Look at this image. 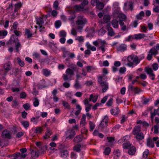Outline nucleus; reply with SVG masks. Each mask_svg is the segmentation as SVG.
Wrapping results in <instances>:
<instances>
[{
	"mask_svg": "<svg viewBox=\"0 0 159 159\" xmlns=\"http://www.w3.org/2000/svg\"><path fill=\"white\" fill-rule=\"evenodd\" d=\"M129 89L131 91H133L135 94L139 93L140 92L142 91V90L139 88L137 87H134L131 85H129Z\"/></svg>",
	"mask_w": 159,
	"mask_h": 159,
	"instance_id": "nucleus-7",
	"label": "nucleus"
},
{
	"mask_svg": "<svg viewBox=\"0 0 159 159\" xmlns=\"http://www.w3.org/2000/svg\"><path fill=\"white\" fill-rule=\"evenodd\" d=\"M43 131L42 127L38 126L36 128L34 133L37 134H41Z\"/></svg>",
	"mask_w": 159,
	"mask_h": 159,
	"instance_id": "nucleus-28",
	"label": "nucleus"
},
{
	"mask_svg": "<svg viewBox=\"0 0 159 159\" xmlns=\"http://www.w3.org/2000/svg\"><path fill=\"white\" fill-rule=\"evenodd\" d=\"M134 39H140L143 38L145 37L144 34H138L134 35Z\"/></svg>",
	"mask_w": 159,
	"mask_h": 159,
	"instance_id": "nucleus-27",
	"label": "nucleus"
},
{
	"mask_svg": "<svg viewBox=\"0 0 159 159\" xmlns=\"http://www.w3.org/2000/svg\"><path fill=\"white\" fill-rule=\"evenodd\" d=\"M61 156L63 157H66L68 156V152L67 150H61L60 151Z\"/></svg>",
	"mask_w": 159,
	"mask_h": 159,
	"instance_id": "nucleus-32",
	"label": "nucleus"
},
{
	"mask_svg": "<svg viewBox=\"0 0 159 159\" xmlns=\"http://www.w3.org/2000/svg\"><path fill=\"white\" fill-rule=\"evenodd\" d=\"M108 98V96H105L101 101V103H97L93 107V109H96L97 107L101 105V104L104 103L107 101Z\"/></svg>",
	"mask_w": 159,
	"mask_h": 159,
	"instance_id": "nucleus-8",
	"label": "nucleus"
},
{
	"mask_svg": "<svg viewBox=\"0 0 159 159\" xmlns=\"http://www.w3.org/2000/svg\"><path fill=\"white\" fill-rule=\"evenodd\" d=\"M99 43H100V44L101 45V46L98 48V49H101L102 53H104L105 51V48L106 44V41H101Z\"/></svg>",
	"mask_w": 159,
	"mask_h": 159,
	"instance_id": "nucleus-19",
	"label": "nucleus"
},
{
	"mask_svg": "<svg viewBox=\"0 0 159 159\" xmlns=\"http://www.w3.org/2000/svg\"><path fill=\"white\" fill-rule=\"evenodd\" d=\"M87 22V20H77L76 21V23L77 25H84Z\"/></svg>",
	"mask_w": 159,
	"mask_h": 159,
	"instance_id": "nucleus-42",
	"label": "nucleus"
},
{
	"mask_svg": "<svg viewBox=\"0 0 159 159\" xmlns=\"http://www.w3.org/2000/svg\"><path fill=\"white\" fill-rule=\"evenodd\" d=\"M43 75L47 77L49 76L51 73L50 71L47 69H43L42 70Z\"/></svg>",
	"mask_w": 159,
	"mask_h": 159,
	"instance_id": "nucleus-33",
	"label": "nucleus"
},
{
	"mask_svg": "<svg viewBox=\"0 0 159 159\" xmlns=\"http://www.w3.org/2000/svg\"><path fill=\"white\" fill-rule=\"evenodd\" d=\"M88 132V130L85 127H83L81 129V133L82 134H84L87 135Z\"/></svg>",
	"mask_w": 159,
	"mask_h": 159,
	"instance_id": "nucleus-53",
	"label": "nucleus"
},
{
	"mask_svg": "<svg viewBox=\"0 0 159 159\" xmlns=\"http://www.w3.org/2000/svg\"><path fill=\"white\" fill-rule=\"evenodd\" d=\"M104 7V5L102 2H98L96 5L97 8L100 10H101L103 9Z\"/></svg>",
	"mask_w": 159,
	"mask_h": 159,
	"instance_id": "nucleus-43",
	"label": "nucleus"
},
{
	"mask_svg": "<svg viewBox=\"0 0 159 159\" xmlns=\"http://www.w3.org/2000/svg\"><path fill=\"white\" fill-rule=\"evenodd\" d=\"M43 9L47 13H50L52 11V9L50 5L44 7Z\"/></svg>",
	"mask_w": 159,
	"mask_h": 159,
	"instance_id": "nucleus-39",
	"label": "nucleus"
},
{
	"mask_svg": "<svg viewBox=\"0 0 159 159\" xmlns=\"http://www.w3.org/2000/svg\"><path fill=\"white\" fill-rule=\"evenodd\" d=\"M98 98V96L97 95H94L93 94H91L90 96V98H89V101H92L93 103L96 102Z\"/></svg>",
	"mask_w": 159,
	"mask_h": 159,
	"instance_id": "nucleus-23",
	"label": "nucleus"
},
{
	"mask_svg": "<svg viewBox=\"0 0 159 159\" xmlns=\"http://www.w3.org/2000/svg\"><path fill=\"white\" fill-rule=\"evenodd\" d=\"M13 8V4L12 3H11L9 4L8 7L6 9V11L7 12H10L12 11Z\"/></svg>",
	"mask_w": 159,
	"mask_h": 159,
	"instance_id": "nucleus-46",
	"label": "nucleus"
},
{
	"mask_svg": "<svg viewBox=\"0 0 159 159\" xmlns=\"http://www.w3.org/2000/svg\"><path fill=\"white\" fill-rule=\"evenodd\" d=\"M34 101L33 103L34 106L35 107H37L39 104V100L36 97H34Z\"/></svg>",
	"mask_w": 159,
	"mask_h": 159,
	"instance_id": "nucleus-58",
	"label": "nucleus"
},
{
	"mask_svg": "<svg viewBox=\"0 0 159 159\" xmlns=\"http://www.w3.org/2000/svg\"><path fill=\"white\" fill-rule=\"evenodd\" d=\"M20 151L21 152V153H20V155L21 157L23 159L25 158L27 156L26 154H25V153H26L27 151L26 148H21L20 150Z\"/></svg>",
	"mask_w": 159,
	"mask_h": 159,
	"instance_id": "nucleus-25",
	"label": "nucleus"
},
{
	"mask_svg": "<svg viewBox=\"0 0 159 159\" xmlns=\"http://www.w3.org/2000/svg\"><path fill=\"white\" fill-rule=\"evenodd\" d=\"M107 30L108 32V36L112 37L115 34V32L112 27L110 26L108 27L107 28Z\"/></svg>",
	"mask_w": 159,
	"mask_h": 159,
	"instance_id": "nucleus-24",
	"label": "nucleus"
},
{
	"mask_svg": "<svg viewBox=\"0 0 159 159\" xmlns=\"http://www.w3.org/2000/svg\"><path fill=\"white\" fill-rule=\"evenodd\" d=\"M107 123L104 122L103 121H101L99 125V127L103 131L104 129H106L107 128Z\"/></svg>",
	"mask_w": 159,
	"mask_h": 159,
	"instance_id": "nucleus-31",
	"label": "nucleus"
},
{
	"mask_svg": "<svg viewBox=\"0 0 159 159\" xmlns=\"http://www.w3.org/2000/svg\"><path fill=\"white\" fill-rule=\"evenodd\" d=\"M95 127V125L94 123L91 121H89V131H92L93 130Z\"/></svg>",
	"mask_w": 159,
	"mask_h": 159,
	"instance_id": "nucleus-38",
	"label": "nucleus"
},
{
	"mask_svg": "<svg viewBox=\"0 0 159 159\" xmlns=\"http://www.w3.org/2000/svg\"><path fill=\"white\" fill-rule=\"evenodd\" d=\"M70 52L67 51L65 49L63 50V55L62 57L64 58L66 57H69Z\"/></svg>",
	"mask_w": 159,
	"mask_h": 159,
	"instance_id": "nucleus-51",
	"label": "nucleus"
},
{
	"mask_svg": "<svg viewBox=\"0 0 159 159\" xmlns=\"http://www.w3.org/2000/svg\"><path fill=\"white\" fill-rule=\"evenodd\" d=\"M111 24L114 28H118V22L116 20L114 19L112 20L111 21Z\"/></svg>",
	"mask_w": 159,
	"mask_h": 159,
	"instance_id": "nucleus-34",
	"label": "nucleus"
},
{
	"mask_svg": "<svg viewBox=\"0 0 159 159\" xmlns=\"http://www.w3.org/2000/svg\"><path fill=\"white\" fill-rule=\"evenodd\" d=\"M27 95L25 92H21L20 93V96L21 98H25L27 97Z\"/></svg>",
	"mask_w": 159,
	"mask_h": 159,
	"instance_id": "nucleus-63",
	"label": "nucleus"
},
{
	"mask_svg": "<svg viewBox=\"0 0 159 159\" xmlns=\"http://www.w3.org/2000/svg\"><path fill=\"white\" fill-rule=\"evenodd\" d=\"M127 49V46L124 44H123L119 46L117 48V50L118 51L121 52H124Z\"/></svg>",
	"mask_w": 159,
	"mask_h": 159,
	"instance_id": "nucleus-21",
	"label": "nucleus"
},
{
	"mask_svg": "<svg viewBox=\"0 0 159 159\" xmlns=\"http://www.w3.org/2000/svg\"><path fill=\"white\" fill-rule=\"evenodd\" d=\"M136 152V148L135 147L132 146H131L128 151V154L130 155L134 154Z\"/></svg>",
	"mask_w": 159,
	"mask_h": 159,
	"instance_id": "nucleus-22",
	"label": "nucleus"
},
{
	"mask_svg": "<svg viewBox=\"0 0 159 159\" xmlns=\"http://www.w3.org/2000/svg\"><path fill=\"white\" fill-rule=\"evenodd\" d=\"M154 133L157 134L158 133V129H159V125H155L154 126Z\"/></svg>",
	"mask_w": 159,
	"mask_h": 159,
	"instance_id": "nucleus-59",
	"label": "nucleus"
},
{
	"mask_svg": "<svg viewBox=\"0 0 159 159\" xmlns=\"http://www.w3.org/2000/svg\"><path fill=\"white\" fill-rule=\"evenodd\" d=\"M134 138L138 141H142L144 139V136L142 132H140L135 135Z\"/></svg>",
	"mask_w": 159,
	"mask_h": 159,
	"instance_id": "nucleus-15",
	"label": "nucleus"
},
{
	"mask_svg": "<svg viewBox=\"0 0 159 159\" xmlns=\"http://www.w3.org/2000/svg\"><path fill=\"white\" fill-rule=\"evenodd\" d=\"M25 34L27 35L28 38L32 37L33 35L30 30L27 28L25 29Z\"/></svg>",
	"mask_w": 159,
	"mask_h": 159,
	"instance_id": "nucleus-41",
	"label": "nucleus"
},
{
	"mask_svg": "<svg viewBox=\"0 0 159 159\" xmlns=\"http://www.w3.org/2000/svg\"><path fill=\"white\" fill-rule=\"evenodd\" d=\"M81 145L80 143H78L74 146L73 148V150L77 152H80L81 151Z\"/></svg>",
	"mask_w": 159,
	"mask_h": 159,
	"instance_id": "nucleus-29",
	"label": "nucleus"
},
{
	"mask_svg": "<svg viewBox=\"0 0 159 159\" xmlns=\"http://www.w3.org/2000/svg\"><path fill=\"white\" fill-rule=\"evenodd\" d=\"M22 6V4L20 2L17 3L15 4L14 5L15 8L14 9V13H16V15H19L18 11L19 10Z\"/></svg>",
	"mask_w": 159,
	"mask_h": 159,
	"instance_id": "nucleus-10",
	"label": "nucleus"
},
{
	"mask_svg": "<svg viewBox=\"0 0 159 159\" xmlns=\"http://www.w3.org/2000/svg\"><path fill=\"white\" fill-rule=\"evenodd\" d=\"M59 2L58 1L56 0L54 2L53 7L56 10H58L60 9L59 7H58Z\"/></svg>",
	"mask_w": 159,
	"mask_h": 159,
	"instance_id": "nucleus-44",
	"label": "nucleus"
},
{
	"mask_svg": "<svg viewBox=\"0 0 159 159\" xmlns=\"http://www.w3.org/2000/svg\"><path fill=\"white\" fill-rule=\"evenodd\" d=\"M126 70V68L125 67H123L120 68L119 71L120 74H123Z\"/></svg>",
	"mask_w": 159,
	"mask_h": 159,
	"instance_id": "nucleus-60",
	"label": "nucleus"
},
{
	"mask_svg": "<svg viewBox=\"0 0 159 159\" xmlns=\"http://www.w3.org/2000/svg\"><path fill=\"white\" fill-rule=\"evenodd\" d=\"M74 87L76 89L81 88V85L80 84L78 80H76L75 83L74 85Z\"/></svg>",
	"mask_w": 159,
	"mask_h": 159,
	"instance_id": "nucleus-56",
	"label": "nucleus"
},
{
	"mask_svg": "<svg viewBox=\"0 0 159 159\" xmlns=\"http://www.w3.org/2000/svg\"><path fill=\"white\" fill-rule=\"evenodd\" d=\"M151 120H152L155 115H157L159 116V110H154V112L153 113L151 112Z\"/></svg>",
	"mask_w": 159,
	"mask_h": 159,
	"instance_id": "nucleus-36",
	"label": "nucleus"
},
{
	"mask_svg": "<svg viewBox=\"0 0 159 159\" xmlns=\"http://www.w3.org/2000/svg\"><path fill=\"white\" fill-rule=\"evenodd\" d=\"M113 99L112 98H110L106 103V105L107 107L111 106L113 103Z\"/></svg>",
	"mask_w": 159,
	"mask_h": 159,
	"instance_id": "nucleus-50",
	"label": "nucleus"
},
{
	"mask_svg": "<svg viewBox=\"0 0 159 159\" xmlns=\"http://www.w3.org/2000/svg\"><path fill=\"white\" fill-rule=\"evenodd\" d=\"M52 134V132L50 128L48 127H47L46 131L45 132V135L43 136V139H48Z\"/></svg>",
	"mask_w": 159,
	"mask_h": 159,
	"instance_id": "nucleus-9",
	"label": "nucleus"
},
{
	"mask_svg": "<svg viewBox=\"0 0 159 159\" xmlns=\"http://www.w3.org/2000/svg\"><path fill=\"white\" fill-rule=\"evenodd\" d=\"M7 34V31L5 30H0V37L3 36L4 37Z\"/></svg>",
	"mask_w": 159,
	"mask_h": 159,
	"instance_id": "nucleus-52",
	"label": "nucleus"
},
{
	"mask_svg": "<svg viewBox=\"0 0 159 159\" xmlns=\"http://www.w3.org/2000/svg\"><path fill=\"white\" fill-rule=\"evenodd\" d=\"M57 90L56 89H54L52 92V93L53 96V100L55 102H57L59 100L58 97L57 96Z\"/></svg>",
	"mask_w": 159,
	"mask_h": 159,
	"instance_id": "nucleus-17",
	"label": "nucleus"
},
{
	"mask_svg": "<svg viewBox=\"0 0 159 159\" xmlns=\"http://www.w3.org/2000/svg\"><path fill=\"white\" fill-rule=\"evenodd\" d=\"M131 144L129 142L124 143L123 144V148L124 149H128L131 147Z\"/></svg>",
	"mask_w": 159,
	"mask_h": 159,
	"instance_id": "nucleus-40",
	"label": "nucleus"
},
{
	"mask_svg": "<svg viewBox=\"0 0 159 159\" xmlns=\"http://www.w3.org/2000/svg\"><path fill=\"white\" fill-rule=\"evenodd\" d=\"M55 25L56 28H58L61 25V22L60 20H57L55 22Z\"/></svg>",
	"mask_w": 159,
	"mask_h": 159,
	"instance_id": "nucleus-62",
	"label": "nucleus"
},
{
	"mask_svg": "<svg viewBox=\"0 0 159 159\" xmlns=\"http://www.w3.org/2000/svg\"><path fill=\"white\" fill-rule=\"evenodd\" d=\"M62 103L63 106L65 108L67 109L70 108V106L67 102L62 100Z\"/></svg>",
	"mask_w": 159,
	"mask_h": 159,
	"instance_id": "nucleus-48",
	"label": "nucleus"
},
{
	"mask_svg": "<svg viewBox=\"0 0 159 159\" xmlns=\"http://www.w3.org/2000/svg\"><path fill=\"white\" fill-rule=\"evenodd\" d=\"M134 3L132 2H127L125 3L124 6L126 9L132 11L133 9Z\"/></svg>",
	"mask_w": 159,
	"mask_h": 159,
	"instance_id": "nucleus-14",
	"label": "nucleus"
},
{
	"mask_svg": "<svg viewBox=\"0 0 159 159\" xmlns=\"http://www.w3.org/2000/svg\"><path fill=\"white\" fill-rule=\"evenodd\" d=\"M59 35L60 37H65L66 35V33L65 31L62 30L60 32Z\"/></svg>",
	"mask_w": 159,
	"mask_h": 159,
	"instance_id": "nucleus-54",
	"label": "nucleus"
},
{
	"mask_svg": "<svg viewBox=\"0 0 159 159\" xmlns=\"http://www.w3.org/2000/svg\"><path fill=\"white\" fill-rule=\"evenodd\" d=\"M147 145L149 147L153 148L154 147V144L152 139L150 137H148L147 139Z\"/></svg>",
	"mask_w": 159,
	"mask_h": 159,
	"instance_id": "nucleus-16",
	"label": "nucleus"
},
{
	"mask_svg": "<svg viewBox=\"0 0 159 159\" xmlns=\"http://www.w3.org/2000/svg\"><path fill=\"white\" fill-rule=\"evenodd\" d=\"M86 46L88 49H91L92 51H95L96 49L95 47L92 46L89 43H87Z\"/></svg>",
	"mask_w": 159,
	"mask_h": 159,
	"instance_id": "nucleus-47",
	"label": "nucleus"
},
{
	"mask_svg": "<svg viewBox=\"0 0 159 159\" xmlns=\"http://www.w3.org/2000/svg\"><path fill=\"white\" fill-rule=\"evenodd\" d=\"M111 149L109 147H107L104 149L103 152L104 154L106 156H108L110 153Z\"/></svg>",
	"mask_w": 159,
	"mask_h": 159,
	"instance_id": "nucleus-35",
	"label": "nucleus"
},
{
	"mask_svg": "<svg viewBox=\"0 0 159 159\" xmlns=\"http://www.w3.org/2000/svg\"><path fill=\"white\" fill-rule=\"evenodd\" d=\"M17 60L19 65L21 67H23L25 65L24 62L21 60L19 57H17Z\"/></svg>",
	"mask_w": 159,
	"mask_h": 159,
	"instance_id": "nucleus-57",
	"label": "nucleus"
},
{
	"mask_svg": "<svg viewBox=\"0 0 159 159\" xmlns=\"http://www.w3.org/2000/svg\"><path fill=\"white\" fill-rule=\"evenodd\" d=\"M70 157L71 159H76V154L74 152H71L70 154Z\"/></svg>",
	"mask_w": 159,
	"mask_h": 159,
	"instance_id": "nucleus-64",
	"label": "nucleus"
},
{
	"mask_svg": "<svg viewBox=\"0 0 159 159\" xmlns=\"http://www.w3.org/2000/svg\"><path fill=\"white\" fill-rule=\"evenodd\" d=\"M12 64L10 61L5 63L3 66L4 69L5 70V74L6 73L10 70L12 67Z\"/></svg>",
	"mask_w": 159,
	"mask_h": 159,
	"instance_id": "nucleus-6",
	"label": "nucleus"
},
{
	"mask_svg": "<svg viewBox=\"0 0 159 159\" xmlns=\"http://www.w3.org/2000/svg\"><path fill=\"white\" fill-rule=\"evenodd\" d=\"M148 53L147 59L148 60L150 61L152 58V56L154 55L155 57H156V55L158 53V52L155 48H152L150 49Z\"/></svg>",
	"mask_w": 159,
	"mask_h": 159,
	"instance_id": "nucleus-2",
	"label": "nucleus"
},
{
	"mask_svg": "<svg viewBox=\"0 0 159 159\" xmlns=\"http://www.w3.org/2000/svg\"><path fill=\"white\" fill-rule=\"evenodd\" d=\"M107 77L104 75L98 76V82L102 88L103 93L105 92L108 89V83L107 82Z\"/></svg>",
	"mask_w": 159,
	"mask_h": 159,
	"instance_id": "nucleus-1",
	"label": "nucleus"
},
{
	"mask_svg": "<svg viewBox=\"0 0 159 159\" xmlns=\"http://www.w3.org/2000/svg\"><path fill=\"white\" fill-rule=\"evenodd\" d=\"M31 153L32 157H38L39 156V151L36 149H32L31 151Z\"/></svg>",
	"mask_w": 159,
	"mask_h": 159,
	"instance_id": "nucleus-20",
	"label": "nucleus"
},
{
	"mask_svg": "<svg viewBox=\"0 0 159 159\" xmlns=\"http://www.w3.org/2000/svg\"><path fill=\"white\" fill-rule=\"evenodd\" d=\"M113 156V159H118L119 157L120 156V152L119 149L116 150Z\"/></svg>",
	"mask_w": 159,
	"mask_h": 159,
	"instance_id": "nucleus-30",
	"label": "nucleus"
},
{
	"mask_svg": "<svg viewBox=\"0 0 159 159\" xmlns=\"http://www.w3.org/2000/svg\"><path fill=\"white\" fill-rule=\"evenodd\" d=\"M73 9L76 11H83L84 10H87L86 9H84V7L81 5H76L73 7Z\"/></svg>",
	"mask_w": 159,
	"mask_h": 159,
	"instance_id": "nucleus-13",
	"label": "nucleus"
},
{
	"mask_svg": "<svg viewBox=\"0 0 159 159\" xmlns=\"http://www.w3.org/2000/svg\"><path fill=\"white\" fill-rule=\"evenodd\" d=\"M44 15H42L39 18H36V24L38 25L39 27H42V25L44 24L43 17Z\"/></svg>",
	"mask_w": 159,
	"mask_h": 159,
	"instance_id": "nucleus-11",
	"label": "nucleus"
},
{
	"mask_svg": "<svg viewBox=\"0 0 159 159\" xmlns=\"http://www.w3.org/2000/svg\"><path fill=\"white\" fill-rule=\"evenodd\" d=\"M68 66L70 68L75 71H76L77 70L76 66L72 63H69Z\"/></svg>",
	"mask_w": 159,
	"mask_h": 159,
	"instance_id": "nucleus-37",
	"label": "nucleus"
},
{
	"mask_svg": "<svg viewBox=\"0 0 159 159\" xmlns=\"http://www.w3.org/2000/svg\"><path fill=\"white\" fill-rule=\"evenodd\" d=\"M110 20V17L109 15H105L103 17L104 21L105 23L108 22Z\"/></svg>",
	"mask_w": 159,
	"mask_h": 159,
	"instance_id": "nucleus-49",
	"label": "nucleus"
},
{
	"mask_svg": "<svg viewBox=\"0 0 159 159\" xmlns=\"http://www.w3.org/2000/svg\"><path fill=\"white\" fill-rule=\"evenodd\" d=\"M33 56L34 58L38 59H39L40 58V54L39 53L36 52H34L33 54Z\"/></svg>",
	"mask_w": 159,
	"mask_h": 159,
	"instance_id": "nucleus-61",
	"label": "nucleus"
},
{
	"mask_svg": "<svg viewBox=\"0 0 159 159\" xmlns=\"http://www.w3.org/2000/svg\"><path fill=\"white\" fill-rule=\"evenodd\" d=\"M68 132L70 134L66 137V139H72L76 134L75 132L73 129L68 131Z\"/></svg>",
	"mask_w": 159,
	"mask_h": 159,
	"instance_id": "nucleus-18",
	"label": "nucleus"
},
{
	"mask_svg": "<svg viewBox=\"0 0 159 159\" xmlns=\"http://www.w3.org/2000/svg\"><path fill=\"white\" fill-rule=\"evenodd\" d=\"M144 70L149 75V77L151 78L152 80H154L155 75L152 68L146 67L144 69Z\"/></svg>",
	"mask_w": 159,
	"mask_h": 159,
	"instance_id": "nucleus-4",
	"label": "nucleus"
},
{
	"mask_svg": "<svg viewBox=\"0 0 159 159\" xmlns=\"http://www.w3.org/2000/svg\"><path fill=\"white\" fill-rule=\"evenodd\" d=\"M74 71L71 69L70 68H67L66 70V74H64L63 75V79L64 80H67L68 79V76L70 75V76L74 75Z\"/></svg>",
	"mask_w": 159,
	"mask_h": 159,
	"instance_id": "nucleus-3",
	"label": "nucleus"
},
{
	"mask_svg": "<svg viewBox=\"0 0 159 159\" xmlns=\"http://www.w3.org/2000/svg\"><path fill=\"white\" fill-rule=\"evenodd\" d=\"M111 112L112 115L116 116L120 113V110H111Z\"/></svg>",
	"mask_w": 159,
	"mask_h": 159,
	"instance_id": "nucleus-55",
	"label": "nucleus"
},
{
	"mask_svg": "<svg viewBox=\"0 0 159 159\" xmlns=\"http://www.w3.org/2000/svg\"><path fill=\"white\" fill-rule=\"evenodd\" d=\"M22 125L25 128H27L29 126V123L28 121H23L21 122Z\"/></svg>",
	"mask_w": 159,
	"mask_h": 159,
	"instance_id": "nucleus-45",
	"label": "nucleus"
},
{
	"mask_svg": "<svg viewBox=\"0 0 159 159\" xmlns=\"http://www.w3.org/2000/svg\"><path fill=\"white\" fill-rule=\"evenodd\" d=\"M2 136L3 138L10 139L11 138V135L10 132L7 129H5L2 131Z\"/></svg>",
	"mask_w": 159,
	"mask_h": 159,
	"instance_id": "nucleus-5",
	"label": "nucleus"
},
{
	"mask_svg": "<svg viewBox=\"0 0 159 159\" xmlns=\"http://www.w3.org/2000/svg\"><path fill=\"white\" fill-rule=\"evenodd\" d=\"M83 138V136L82 135H79L76 136L73 140L76 143H79L82 141Z\"/></svg>",
	"mask_w": 159,
	"mask_h": 159,
	"instance_id": "nucleus-26",
	"label": "nucleus"
},
{
	"mask_svg": "<svg viewBox=\"0 0 159 159\" xmlns=\"http://www.w3.org/2000/svg\"><path fill=\"white\" fill-rule=\"evenodd\" d=\"M141 126L139 125L135 126L132 132V134L135 135L138 133H139L141 132Z\"/></svg>",
	"mask_w": 159,
	"mask_h": 159,
	"instance_id": "nucleus-12",
	"label": "nucleus"
}]
</instances>
